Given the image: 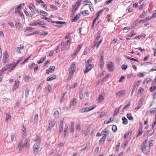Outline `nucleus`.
Returning a JSON list of instances; mask_svg holds the SVG:
<instances>
[{
    "label": "nucleus",
    "mask_w": 156,
    "mask_h": 156,
    "mask_svg": "<svg viewBox=\"0 0 156 156\" xmlns=\"http://www.w3.org/2000/svg\"><path fill=\"white\" fill-rule=\"evenodd\" d=\"M8 24L12 27H13L14 25L13 23L12 22H8Z\"/></svg>",
    "instance_id": "obj_60"
},
{
    "label": "nucleus",
    "mask_w": 156,
    "mask_h": 156,
    "mask_svg": "<svg viewBox=\"0 0 156 156\" xmlns=\"http://www.w3.org/2000/svg\"><path fill=\"white\" fill-rule=\"evenodd\" d=\"M156 89V86H152L150 89V90L151 92H152Z\"/></svg>",
    "instance_id": "obj_36"
},
{
    "label": "nucleus",
    "mask_w": 156,
    "mask_h": 156,
    "mask_svg": "<svg viewBox=\"0 0 156 156\" xmlns=\"http://www.w3.org/2000/svg\"><path fill=\"white\" fill-rule=\"evenodd\" d=\"M101 32L100 31H99L97 34V37L95 39V41H98L100 37Z\"/></svg>",
    "instance_id": "obj_33"
},
{
    "label": "nucleus",
    "mask_w": 156,
    "mask_h": 156,
    "mask_svg": "<svg viewBox=\"0 0 156 156\" xmlns=\"http://www.w3.org/2000/svg\"><path fill=\"white\" fill-rule=\"evenodd\" d=\"M127 117L128 119L130 120H133V118L132 116V114L130 113H128L127 114Z\"/></svg>",
    "instance_id": "obj_17"
},
{
    "label": "nucleus",
    "mask_w": 156,
    "mask_h": 156,
    "mask_svg": "<svg viewBox=\"0 0 156 156\" xmlns=\"http://www.w3.org/2000/svg\"><path fill=\"white\" fill-rule=\"evenodd\" d=\"M46 57L45 56L44 57L41 58V60L37 62L38 64H40L43 63V62L45 60L46 58Z\"/></svg>",
    "instance_id": "obj_35"
},
{
    "label": "nucleus",
    "mask_w": 156,
    "mask_h": 156,
    "mask_svg": "<svg viewBox=\"0 0 156 156\" xmlns=\"http://www.w3.org/2000/svg\"><path fill=\"white\" fill-rule=\"evenodd\" d=\"M100 61L101 63V67L104 65V56L103 55H102L101 56Z\"/></svg>",
    "instance_id": "obj_19"
},
{
    "label": "nucleus",
    "mask_w": 156,
    "mask_h": 156,
    "mask_svg": "<svg viewBox=\"0 0 156 156\" xmlns=\"http://www.w3.org/2000/svg\"><path fill=\"white\" fill-rule=\"evenodd\" d=\"M104 95L105 93L103 91V92L101 94V95H99V97L98 98V100L100 101H102L104 99L103 96Z\"/></svg>",
    "instance_id": "obj_15"
},
{
    "label": "nucleus",
    "mask_w": 156,
    "mask_h": 156,
    "mask_svg": "<svg viewBox=\"0 0 156 156\" xmlns=\"http://www.w3.org/2000/svg\"><path fill=\"white\" fill-rule=\"evenodd\" d=\"M56 23L57 24H66V22H61V21H56Z\"/></svg>",
    "instance_id": "obj_46"
},
{
    "label": "nucleus",
    "mask_w": 156,
    "mask_h": 156,
    "mask_svg": "<svg viewBox=\"0 0 156 156\" xmlns=\"http://www.w3.org/2000/svg\"><path fill=\"white\" fill-rule=\"evenodd\" d=\"M130 105V102H129L128 103V104L126 105L123 108V110L124 109H127L128 108V107Z\"/></svg>",
    "instance_id": "obj_50"
},
{
    "label": "nucleus",
    "mask_w": 156,
    "mask_h": 156,
    "mask_svg": "<svg viewBox=\"0 0 156 156\" xmlns=\"http://www.w3.org/2000/svg\"><path fill=\"white\" fill-rule=\"evenodd\" d=\"M76 100L75 98H73V99L71 100L70 102V105L73 106L74 104L76 103Z\"/></svg>",
    "instance_id": "obj_24"
},
{
    "label": "nucleus",
    "mask_w": 156,
    "mask_h": 156,
    "mask_svg": "<svg viewBox=\"0 0 156 156\" xmlns=\"http://www.w3.org/2000/svg\"><path fill=\"white\" fill-rule=\"evenodd\" d=\"M152 80V78L151 77H148L145 80L146 81L147 83H148L150 82Z\"/></svg>",
    "instance_id": "obj_32"
},
{
    "label": "nucleus",
    "mask_w": 156,
    "mask_h": 156,
    "mask_svg": "<svg viewBox=\"0 0 156 156\" xmlns=\"http://www.w3.org/2000/svg\"><path fill=\"white\" fill-rule=\"evenodd\" d=\"M22 6V4H20V5H19L15 9V10L17 9V10H20L21 9V7Z\"/></svg>",
    "instance_id": "obj_55"
},
{
    "label": "nucleus",
    "mask_w": 156,
    "mask_h": 156,
    "mask_svg": "<svg viewBox=\"0 0 156 156\" xmlns=\"http://www.w3.org/2000/svg\"><path fill=\"white\" fill-rule=\"evenodd\" d=\"M124 146L123 147V148H125L127 146L128 144V141L126 140H125L124 141Z\"/></svg>",
    "instance_id": "obj_47"
},
{
    "label": "nucleus",
    "mask_w": 156,
    "mask_h": 156,
    "mask_svg": "<svg viewBox=\"0 0 156 156\" xmlns=\"http://www.w3.org/2000/svg\"><path fill=\"white\" fill-rule=\"evenodd\" d=\"M33 29V28L31 27H27L26 28V30H25V31H28V30H32Z\"/></svg>",
    "instance_id": "obj_59"
},
{
    "label": "nucleus",
    "mask_w": 156,
    "mask_h": 156,
    "mask_svg": "<svg viewBox=\"0 0 156 156\" xmlns=\"http://www.w3.org/2000/svg\"><path fill=\"white\" fill-rule=\"evenodd\" d=\"M96 107V105H93V106L92 107V108H90V107L84 108V110H85V112H87L90 111L94 109Z\"/></svg>",
    "instance_id": "obj_12"
},
{
    "label": "nucleus",
    "mask_w": 156,
    "mask_h": 156,
    "mask_svg": "<svg viewBox=\"0 0 156 156\" xmlns=\"http://www.w3.org/2000/svg\"><path fill=\"white\" fill-rule=\"evenodd\" d=\"M144 90V89L142 87H140L138 90V91L140 92V93H141Z\"/></svg>",
    "instance_id": "obj_64"
},
{
    "label": "nucleus",
    "mask_w": 156,
    "mask_h": 156,
    "mask_svg": "<svg viewBox=\"0 0 156 156\" xmlns=\"http://www.w3.org/2000/svg\"><path fill=\"white\" fill-rule=\"evenodd\" d=\"M117 126L115 125H114L112 127V129L113 132H116L117 130Z\"/></svg>",
    "instance_id": "obj_31"
},
{
    "label": "nucleus",
    "mask_w": 156,
    "mask_h": 156,
    "mask_svg": "<svg viewBox=\"0 0 156 156\" xmlns=\"http://www.w3.org/2000/svg\"><path fill=\"white\" fill-rule=\"evenodd\" d=\"M123 121L122 123L124 125H126L128 123V120L125 117H123L122 118Z\"/></svg>",
    "instance_id": "obj_20"
},
{
    "label": "nucleus",
    "mask_w": 156,
    "mask_h": 156,
    "mask_svg": "<svg viewBox=\"0 0 156 156\" xmlns=\"http://www.w3.org/2000/svg\"><path fill=\"white\" fill-rule=\"evenodd\" d=\"M55 123V121L54 120H53L49 123V126L48 128V131H50L51 129L53 127Z\"/></svg>",
    "instance_id": "obj_11"
},
{
    "label": "nucleus",
    "mask_w": 156,
    "mask_h": 156,
    "mask_svg": "<svg viewBox=\"0 0 156 156\" xmlns=\"http://www.w3.org/2000/svg\"><path fill=\"white\" fill-rule=\"evenodd\" d=\"M35 65L34 63H32L31 64H29L28 65V67L29 69H33L34 66Z\"/></svg>",
    "instance_id": "obj_27"
},
{
    "label": "nucleus",
    "mask_w": 156,
    "mask_h": 156,
    "mask_svg": "<svg viewBox=\"0 0 156 156\" xmlns=\"http://www.w3.org/2000/svg\"><path fill=\"white\" fill-rule=\"evenodd\" d=\"M30 90L28 88H27L25 90V95L26 97H28L29 95V92Z\"/></svg>",
    "instance_id": "obj_29"
},
{
    "label": "nucleus",
    "mask_w": 156,
    "mask_h": 156,
    "mask_svg": "<svg viewBox=\"0 0 156 156\" xmlns=\"http://www.w3.org/2000/svg\"><path fill=\"white\" fill-rule=\"evenodd\" d=\"M155 14H156V13H153V15L151 17H147V20L148 21H149V20H151V19H152L154 18V16H156Z\"/></svg>",
    "instance_id": "obj_42"
},
{
    "label": "nucleus",
    "mask_w": 156,
    "mask_h": 156,
    "mask_svg": "<svg viewBox=\"0 0 156 156\" xmlns=\"http://www.w3.org/2000/svg\"><path fill=\"white\" fill-rule=\"evenodd\" d=\"M106 138V137L103 136L101 139L99 141V144L100 145H101L102 144V142H103V143H104V142L105 141V140Z\"/></svg>",
    "instance_id": "obj_21"
},
{
    "label": "nucleus",
    "mask_w": 156,
    "mask_h": 156,
    "mask_svg": "<svg viewBox=\"0 0 156 156\" xmlns=\"http://www.w3.org/2000/svg\"><path fill=\"white\" fill-rule=\"evenodd\" d=\"M6 117L5 119V121H7L8 119H11V115L9 114H6Z\"/></svg>",
    "instance_id": "obj_41"
},
{
    "label": "nucleus",
    "mask_w": 156,
    "mask_h": 156,
    "mask_svg": "<svg viewBox=\"0 0 156 156\" xmlns=\"http://www.w3.org/2000/svg\"><path fill=\"white\" fill-rule=\"evenodd\" d=\"M19 81L18 80L15 81V83L13 86V87L16 89V88L18 87L19 84Z\"/></svg>",
    "instance_id": "obj_22"
},
{
    "label": "nucleus",
    "mask_w": 156,
    "mask_h": 156,
    "mask_svg": "<svg viewBox=\"0 0 156 156\" xmlns=\"http://www.w3.org/2000/svg\"><path fill=\"white\" fill-rule=\"evenodd\" d=\"M40 147V145L39 143H35L33 147V153L34 154L37 153L39 150Z\"/></svg>",
    "instance_id": "obj_5"
},
{
    "label": "nucleus",
    "mask_w": 156,
    "mask_h": 156,
    "mask_svg": "<svg viewBox=\"0 0 156 156\" xmlns=\"http://www.w3.org/2000/svg\"><path fill=\"white\" fill-rule=\"evenodd\" d=\"M38 115L37 114H36L35 115L34 117V122H37L38 121Z\"/></svg>",
    "instance_id": "obj_39"
},
{
    "label": "nucleus",
    "mask_w": 156,
    "mask_h": 156,
    "mask_svg": "<svg viewBox=\"0 0 156 156\" xmlns=\"http://www.w3.org/2000/svg\"><path fill=\"white\" fill-rule=\"evenodd\" d=\"M84 108H82L79 110V112L81 113L85 112V110H84Z\"/></svg>",
    "instance_id": "obj_62"
},
{
    "label": "nucleus",
    "mask_w": 156,
    "mask_h": 156,
    "mask_svg": "<svg viewBox=\"0 0 156 156\" xmlns=\"http://www.w3.org/2000/svg\"><path fill=\"white\" fill-rule=\"evenodd\" d=\"M125 57L126 58H127L128 59L131 60L132 61H134V60H135L134 58H132L129 56H127L126 55H125Z\"/></svg>",
    "instance_id": "obj_53"
},
{
    "label": "nucleus",
    "mask_w": 156,
    "mask_h": 156,
    "mask_svg": "<svg viewBox=\"0 0 156 156\" xmlns=\"http://www.w3.org/2000/svg\"><path fill=\"white\" fill-rule=\"evenodd\" d=\"M70 68L69 71V75L72 76L73 73L74 72L76 69L75 63L74 62H73L70 66Z\"/></svg>",
    "instance_id": "obj_3"
},
{
    "label": "nucleus",
    "mask_w": 156,
    "mask_h": 156,
    "mask_svg": "<svg viewBox=\"0 0 156 156\" xmlns=\"http://www.w3.org/2000/svg\"><path fill=\"white\" fill-rule=\"evenodd\" d=\"M121 106H120L119 107L117 108H115L114 112V116H115L118 113Z\"/></svg>",
    "instance_id": "obj_16"
},
{
    "label": "nucleus",
    "mask_w": 156,
    "mask_h": 156,
    "mask_svg": "<svg viewBox=\"0 0 156 156\" xmlns=\"http://www.w3.org/2000/svg\"><path fill=\"white\" fill-rule=\"evenodd\" d=\"M35 141L37 142L36 143H38L39 144L41 142V139L39 137H37V139L35 140Z\"/></svg>",
    "instance_id": "obj_49"
},
{
    "label": "nucleus",
    "mask_w": 156,
    "mask_h": 156,
    "mask_svg": "<svg viewBox=\"0 0 156 156\" xmlns=\"http://www.w3.org/2000/svg\"><path fill=\"white\" fill-rule=\"evenodd\" d=\"M147 140H145L141 144V148L142 151L145 154H148L150 152L149 147H148Z\"/></svg>",
    "instance_id": "obj_2"
},
{
    "label": "nucleus",
    "mask_w": 156,
    "mask_h": 156,
    "mask_svg": "<svg viewBox=\"0 0 156 156\" xmlns=\"http://www.w3.org/2000/svg\"><path fill=\"white\" fill-rule=\"evenodd\" d=\"M40 14L43 16H47L48 13L43 10H41L40 12Z\"/></svg>",
    "instance_id": "obj_26"
},
{
    "label": "nucleus",
    "mask_w": 156,
    "mask_h": 156,
    "mask_svg": "<svg viewBox=\"0 0 156 156\" xmlns=\"http://www.w3.org/2000/svg\"><path fill=\"white\" fill-rule=\"evenodd\" d=\"M105 9V8H104L101 10L99 11L96 14L98 16H99L104 11Z\"/></svg>",
    "instance_id": "obj_23"
},
{
    "label": "nucleus",
    "mask_w": 156,
    "mask_h": 156,
    "mask_svg": "<svg viewBox=\"0 0 156 156\" xmlns=\"http://www.w3.org/2000/svg\"><path fill=\"white\" fill-rule=\"evenodd\" d=\"M105 115V113L104 112H101L100 115V118H102Z\"/></svg>",
    "instance_id": "obj_63"
},
{
    "label": "nucleus",
    "mask_w": 156,
    "mask_h": 156,
    "mask_svg": "<svg viewBox=\"0 0 156 156\" xmlns=\"http://www.w3.org/2000/svg\"><path fill=\"white\" fill-rule=\"evenodd\" d=\"M76 128V129L80 130V129H81L80 125L79 123H78L77 124Z\"/></svg>",
    "instance_id": "obj_58"
},
{
    "label": "nucleus",
    "mask_w": 156,
    "mask_h": 156,
    "mask_svg": "<svg viewBox=\"0 0 156 156\" xmlns=\"http://www.w3.org/2000/svg\"><path fill=\"white\" fill-rule=\"evenodd\" d=\"M107 67L108 70L110 71H113L115 68L113 62L111 61L108 62L107 64Z\"/></svg>",
    "instance_id": "obj_6"
},
{
    "label": "nucleus",
    "mask_w": 156,
    "mask_h": 156,
    "mask_svg": "<svg viewBox=\"0 0 156 156\" xmlns=\"http://www.w3.org/2000/svg\"><path fill=\"white\" fill-rule=\"evenodd\" d=\"M50 6L51 8L55 10H57L58 9V8L57 6H55L53 5H51Z\"/></svg>",
    "instance_id": "obj_56"
},
{
    "label": "nucleus",
    "mask_w": 156,
    "mask_h": 156,
    "mask_svg": "<svg viewBox=\"0 0 156 156\" xmlns=\"http://www.w3.org/2000/svg\"><path fill=\"white\" fill-rule=\"evenodd\" d=\"M55 68V67L54 66H51V68L46 70V73L48 74H49L50 73H52L54 72Z\"/></svg>",
    "instance_id": "obj_9"
},
{
    "label": "nucleus",
    "mask_w": 156,
    "mask_h": 156,
    "mask_svg": "<svg viewBox=\"0 0 156 156\" xmlns=\"http://www.w3.org/2000/svg\"><path fill=\"white\" fill-rule=\"evenodd\" d=\"M61 45L62 46H66V48H69V46H67L66 47V46H68V43H66L64 42H62L61 43Z\"/></svg>",
    "instance_id": "obj_40"
},
{
    "label": "nucleus",
    "mask_w": 156,
    "mask_h": 156,
    "mask_svg": "<svg viewBox=\"0 0 156 156\" xmlns=\"http://www.w3.org/2000/svg\"><path fill=\"white\" fill-rule=\"evenodd\" d=\"M30 77L28 75H26L25 77V81L27 82H29V80L30 79Z\"/></svg>",
    "instance_id": "obj_38"
},
{
    "label": "nucleus",
    "mask_w": 156,
    "mask_h": 156,
    "mask_svg": "<svg viewBox=\"0 0 156 156\" xmlns=\"http://www.w3.org/2000/svg\"><path fill=\"white\" fill-rule=\"evenodd\" d=\"M79 18V17L78 16V15H77L76 16H75L73 19H72L73 21L72 22H75L77 21V20Z\"/></svg>",
    "instance_id": "obj_30"
},
{
    "label": "nucleus",
    "mask_w": 156,
    "mask_h": 156,
    "mask_svg": "<svg viewBox=\"0 0 156 156\" xmlns=\"http://www.w3.org/2000/svg\"><path fill=\"white\" fill-rule=\"evenodd\" d=\"M113 0H108L107 1H106L105 2V4L106 5H108L109 3L113 1Z\"/></svg>",
    "instance_id": "obj_61"
},
{
    "label": "nucleus",
    "mask_w": 156,
    "mask_h": 156,
    "mask_svg": "<svg viewBox=\"0 0 156 156\" xmlns=\"http://www.w3.org/2000/svg\"><path fill=\"white\" fill-rule=\"evenodd\" d=\"M51 88L50 84H48L47 88V89L48 90L49 92H50L51 90Z\"/></svg>",
    "instance_id": "obj_45"
},
{
    "label": "nucleus",
    "mask_w": 156,
    "mask_h": 156,
    "mask_svg": "<svg viewBox=\"0 0 156 156\" xmlns=\"http://www.w3.org/2000/svg\"><path fill=\"white\" fill-rule=\"evenodd\" d=\"M146 12H142V14H141L140 15V16H139L140 18H143V17H144V16H145L146 15V14H145Z\"/></svg>",
    "instance_id": "obj_43"
},
{
    "label": "nucleus",
    "mask_w": 156,
    "mask_h": 156,
    "mask_svg": "<svg viewBox=\"0 0 156 156\" xmlns=\"http://www.w3.org/2000/svg\"><path fill=\"white\" fill-rule=\"evenodd\" d=\"M8 54L7 52H5L3 53V60L4 63L6 62L7 59L8 58Z\"/></svg>",
    "instance_id": "obj_13"
},
{
    "label": "nucleus",
    "mask_w": 156,
    "mask_h": 156,
    "mask_svg": "<svg viewBox=\"0 0 156 156\" xmlns=\"http://www.w3.org/2000/svg\"><path fill=\"white\" fill-rule=\"evenodd\" d=\"M83 4L84 5H90L91 4V3L90 1H87V0H85L83 1Z\"/></svg>",
    "instance_id": "obj_28"
},
{
    "label": "nucleus",
    "mask_w": 156,
    "mask_h": 156,
    "mask_svg": "<svg viewBox=\"0 0 156 156\" xmlns=\"http://www.w3.org/2000/svg\"><path fill=\"white\" fill-rule=\"evenodd\" d=\"M15 136V134L13 133H12L11 135V141L12 142L13 141L14 137Z\"/></svg>",
    "instance_id": "obj_48"
},
{
    "label": "nucleus",
    "mask_w": 156,
    "mask_h": 156,
    "mask_svg": "<svg viewBox=\"0 0 156 156\" xmlns=\"http://www.w3.org/2000/svg\"><path fill=\"white\" fill-rule=\"evenodd\" d=\"M24 138L21 139L18 142V147H19V151H21L25 147H27L29 146L30 142V140L29 138H26L25 140L26 143L23 144Z\"/></svg>",
    "instance_id": "obj_1"
},
{
    "label": "nucleus",
    "mask_w": 156,
    "mask_h": 156,
    "mask_svg": "<svg viewBox=\"0 0 156 156\" xmlns=\"http://www.w3.org/2000/svg\"><path fill=\"white\" fill-rule=\"evenodd\" d=\"M127 68V65H126L125 64L122 65V67H121L122 69L124 70H125Z\"/></svg>",
    "instance_id": "obj_44"
},
{
    "label": "nucleus",
    "mask_w": 156,
    "mask_h": 156,
    "mask_svg": "<svg viewBox=\"0 0 156 156\" xmlns=\"http://www.w3.org/2000/svg\"><path fill=\"white\" fill-rule=\"evenodd\" d=\"M87 66L85 70L84 71V73H87L92 68L93 66L91 64H90L89 65L86 66Z\"/></svg>",
    "instance_id": "obj_10"
},
{
    "label": "nucleus",
    "mask_w": 156,
    "mask_h": 156,
    "mask_svg": "<svg viewBox=\"0 0 156 156\" xmlns=\"http://www.w3.org/2000/svg\"><path fill=\"white\" fill-rule=\"evenodd\" d=\"M91 59H88L87 61H86L85 63V66H87L89 65L90 64H91Z\"/></svg>",
    "instance_id": "obj_37"
},
{
    "label": "nucleus",
    "mask_w": 156,
    "mask_h": 156,
    "mask_svg": "<svg viewBox=\"0 0 156 156\" xmlns=\"http://www.w3.org/2000/svg\"><path fill=\"white\" fill-rule=\"evenodd\" d=\"M125 78V77L124 76H122L120 78L119 81V82H121L123 81V80Z\"/></svg>",
    "instance_id": "obj_54"
},
{
    "label": "nucleus",
    "mask_w": 156,
    "mask_h": 156,
    "mask_svg": "<svg viewBox=\"0 0 156 156\" xmlns=\"http://www.w3.org/2000/svg\"><path fill=\"white\" fill-rule=\"evenodd\" d=\"M138 133L137 135V137L140 136L142 133V129H139L138 130Z\"/></svg>",
    "instance_id": "obj_34"
},
{
    "label": "nucleus",
    "mask_w": 156,
    "mask_h": 156,
    "mask_svg": "<svg viewBox=\"0 0 156 156\" xmlns=\"http://www.w3.org/2000/svg\"><path fill=\"white\" fill-rule=\"evenodd\" d=\"M54 114L55 115H56V116L57 117H58V115H59V112L57 110L56 111H55L54 113Z\"/></svg>",
    "instance_id": "obj_52"
},
{
    "label": "nucleus",
    "mask_w": 156,
    "mask_h": 156,
    "mask_svg": "<svg viewBox=\"0 0 156 156\" xmlns=\"http://www.w3.org/2000/svg\"><path fill=\"white\" fill-rule=\"evenodd\" d=\"M140 82L141 81L139 80L137 82H135L134 84L137 86H138Z\"/></svg>",
    "instance_id": "obj_51"
},
{
    "label": "nucleus",
    "mask_w": 156,
    "mask_h": 156,
    "mask_svg": "<svg viewBox=\"0 0 156 156\" xmlns=\"http://www.w3.org/2000/svg\"><path fill=\"white\" fill-rule=\"evenodd\" d=\"M80 3L81 1H79V0H78L76 2V4L73 5L72 7L73 8V10L72 11L73 13L75 12L76 10L78 9L80 5Z\"/></svg>",
    "instance_id": "obj_4"
},
{
    "label": "nucleus",
    "mask_w": 156,
    "mask_h": 156,
    "mask_svg": "<svg viewBox=\"0 0 156 156\" xmlns=\"http://www.w3.org/2000/svg\"><path fill=\"white\" fill-rule=\"evenodd\" d=\"M81 13L83 16H86L89 14V11L88 10H85L81 12Z\"/></svg>",
    "instance_id": "obj_18"
},
{
    "label": "nucleus",
    "mask_w": 156,
    "mask_h": 156,
    "mask_svg": "<svg viewBox=\"0 0 156 156\" xmlns=\"http://www.w3.org/2000/svg\"><path fill=\"white\" fill-rule=\"evenodd\" d=\"M139 23L137 21V20H136L135 21V22L133 23V25H134V26H136Z\"/></svg>",
    "instance_id": "obj_57"
},
{
    "label": "nucleus",
    "mask_w": 156,
    "mask_h": 156,
    "mask_svg": "<svg viewBox=\"0 0 156 156\" xmlns=\"http://www.w3.org/2000/svg\"><path fill=\"white\" fill-rule=\"evenodd\" d=\"M125 94V92L124 90H121L116 93L115 95L116 97L119 96L120 97H123Z\"/></svg>",
    "instance_id": "obj_7"
},
{
    "label": "nucleus",
    "mask_w": 156,
    "mask_h": 156,
    "mask_svg": "<svg viewBox=\"0 0 156 156\" xmlns=\"http://www.w3.org/2000/svg\"><path fill=\"white\" fill-rule=\"evenodd\" d=\"M56 77L55 75H53L52 76H50L47 78V81H51L55 79Z\"/></svg>",
    "instance_id": "obj_14"
},
{
    "label": "nucleus",
    "mask_w": 156,
    "mask_h": 156,
    "mask_svg": "<svg viewBox=\"0 0 156 156\" xmlns=\"http://www.w3.org/2000/svg\"><path fill=\"white\" fill-rule=\"evenodd\" d=\"M109 130L107 128L105 129L101 132L102 135H103L104 137H106L107 136L108 134Z\"/></svg>",
    "instance_id": "obj_8"
},
{
    "label": "nucleus",
    "mask_w": 156,
    "mask_h": 156,
    "mask_svg": "<svg viewBox=\"0 0 156 156\" xmlns=\"http://www.w3.org/2000/svg\"><path fill=\"white\" fill-rule=\"evenodd\" d=\"M16 23L15 24V26L17 28L20 29L21 27V24H20L19 21H15Z\"/></svg>",
    "instance_id": "obj_25"
}]
</instances>
